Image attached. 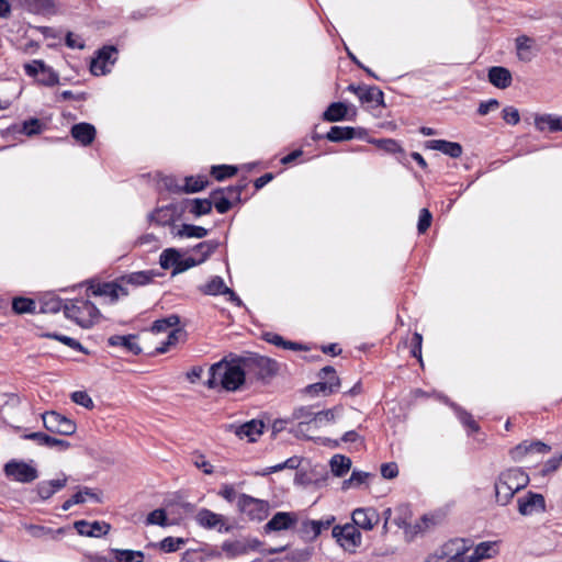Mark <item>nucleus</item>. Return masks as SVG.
<instances>
[{"label":"nucleus","mask_w":562,"mask_h":562,"mask_svg":"<svg viewBox=\"0 0 562 562\" xmlns=\"http://www.w3.org/2000/svg\"><path fill=\"white\" fill-rule=\"evenodd\" d=\"M245 384L247 381L238 357L224 358L212 364L205 382L209 389L222 387L227 392H235Z\"/></svg>","instance_id":"nucleus-1"},{"label":"nucleus","mask_w":562,"mask_h":562,"mask_svg":"<svg viewBox=\"0 0 562 562\" xmlns=\"http://www.w3.org/2000/svg\"><path fill=\"white\" fill-rule=\"evenodd\" d=\"M238 358L249 385L258 381L266 382L278 373V362L268 357L249 355Z\"/></svg>","instance_id":"nucleus-2"},{"label":"nucleus","mask_w":562,"mask_h":562,"mask_svg":"<svg viewBox=\"0 0 562 562\" xmlns=\"http://www.w3.org/2000/svg\"><path fill=\"white\" fill-rule=\"evenodd\" d=\"M64 314L82 328L92 327L100 318V311L90 301L77 299L67 301L64 306Z\"/></svg>","instance_id":"nucleus-3"},{"label":"nucleus","mask_w":562,"mask_h":562,"mask_svg":"<svg viewBox=\"0 0 562 562\" xmlns=\"http://www.w3.org/2000/svg\"><path fill=\"white\" fill-rule=\"evenodd\" d=\"M293 419L299 420L297 425L295 426V429L292 430L295 434V436H302L307 439H314L316 442H319L324 446H328L331 448H337L339 446L338 440H333L323 437L314 438L312 432L316 430V412H314L312 407L302 406L294 409Z\"/></svg>","instance_id":"nucleus-4"},{"label":"nucleus","mask_w":562,"mask_h":562,"mask_svg":"<svg viewBox=\"0 0 562 562\" xmlns=\"http://www.w3.org/2000/svg\"><path fill=\"white\" fill-rule=\"evenodd\" d=\"M319 382L306 386L305 391L311 395H330L336 393L340 386V379L338 378L334 367L326 366L318 372Z\"/></svg>","instance_id":"nucleus-5"},{"label":"nucleus","mask_w":562,"mask_h":562,"mask_svg":"<svg viewBox=\"0 0 562 562\" xmlns=\"http://www.w3.org/2000/svg\"><path fill=\"white\" fill-rule=\"evenodd\" d=\"M42 420L45 429L53 434L71 436L77 430V425L72 419L55 411L43 413Z\"/></svg>","instance_id":"nucleus-6"},{"label":"nucleus","mask_w":562,"mask_h":562,"mask_svg":"<svg viewBox=\"0 0 562 562\" xmlns=\"http://www.w3.org/2000/svg\"><path fill=\"white\" fill-rule=\"evenodd\" d=\"M238 510L251 520H263L269 514V503L255 498L247 494H240L237 498Z\"/></svg>","instance_id":"nucleus-7"},{"label":"nucleus","mask_w":562,"mask_h":562,"mask_svg":"<svg viewBox=\"0 0 562 562\" xmlns=\"http://www.w3.org/2000/svg\"><path fill=\"white\" fill-rule=\"evenodd\" d=\"M3 472L7 477L20 483H32L38 477L36 468L15 459L4 464Z\"/></svg>","instance_id":"nucleus-8"},{"label":"nucleus","mask_w":562,"mask_h":562,"mask_svg":"<svg viewBox=\"0 0 562 562\" xmlns=\"http://www.w3.org/2000/svg\"><path fill=\"white\" fill-rule=\"evenodd\" d=\"M331 536L345 550L350 552H353L361 544V532L351 524L335 526Z\"/></svg>","instance_id":"nucleus-9"},{"label":"nucleus","mask_w":562,"mask_h":562,"mask_svg":"<svg viewBox=\"0 0 562 562\" xmlns=\"http://www.w3.org/2000/svg\"><path fill=\"white\" fill-rule=\"evenodd\" d=\"M335 520V516H328L319 520L305 519L297 528V533L304 541L312 542L322 533L323 530H327Z\"/></svg>","instance_id":"nucleus-10"},{"label":"nucleus","mask_w":562,"mask_h":562,"mask_svg":"<svg viewBox=\"0 0 562 562\" xmlns=\"http://www.w3.org/2000/svg\"><path fill=\"white\" fill-rule=\"evenodd\" d=\"M196 522L205 529H216L218 532H229L233 526L226 524L223 515L216 514L210 509L202 508L195 516Z\"/></svg>","instance_id":"nucleus-11"},{"label":"nucleus","mask_w":562,"mask_h":562,"mask_svg":"<svg viewBox=\"0 0 562 562\" xmlns=\"http://www.w3.org/2000/svg\"><path fill=\"white\" fill-rule=\"evenodd\" d=\"M119 50L114 45H104L95 52L91 58L89 70H105L109 66H114L117 60Z\"/></svg>","instance_id":"nucleus-12"},{"label":"nucleus","mask_w":562,"mask_h":562,"mask_svg":"<svg viewBox=\"0 0 562 562\" xmlns=\"http://www.w3.org/2000/svg\"><path fill=\"white\" fill-rule=\"evenodd\" d=\"M518 512L522 516L546 512V499L542 494L528 492L525 497H519Z\"/></svg>","instance_id":"nucleus-13"},{"label":"nucleus","mask_w":562,"mask_h":562,"mask_svg":"<svg viewBox=\"0 0 562 562\" xmlns=\"http://www.w3.org/2000/svg\"><path fill=\"white\" fill-rule=\"evenodd\" d=\"M472 547V541L469 539L457 538L443 544L441 551L442 557L449 558L448 560H456L457 562H467L464 553Z\"/></svg>","instance_id":"nucleus-14"},{"label":"nucleus","mask_w":562,"mask_h":562,"mask_svg":"<svg viewBox=\"0 0 562 562\" xmlns=\"http://www.w3.org/2000/svg\"><path fill=\"white\" fill-rule=\"evenodd\" d=\"M551 450L550 446L547 443L540 441V440H532L528 441L525 440L520 442L519 445L515 446L509 450L510 458L515 461H521L524 457H526L528 453L537 452L540 454H546Z\"/></svg>","instance_id":"nucleus-15"},{"label":"nucleus","mask_w":562,"mask_h":562,"mask_svg":"<svg viewBox=\"0 0 562 562\" xmlns=\"http://www.w3.org/2000/svg\"><path fill=\"white\" fill-rule=\"evenodd\" d=\"M297 514L293 512H279L272 516V518L266 524L265 530L270 531H282L289 530L295 527L297 524Z\"/></svg>","instance_id":"nucleus-16"},{"label":"nucleus","mask_w":562,"mask_h":562,"mask_svg":"<svg viewBox=\"0 0 562 562\" xmlns=\"http://www.w3.org/2000/svg\"><path fill=\"white\" fill-rule=\"evenodd\" d=\"M265 424L258 419H251L241 425H229V429L240 439L247 438L255 442L257 437L263 432Z\"/></svg>","instance_id":"nucleus-17"},{"label":"nucleus","mask_w":562,"mask_h":562,"mask_svg":"<svg viewBox=\"0 0 562 562\" xmlns=\"http://www.w3.org/2000/svg\"><path fill=\"white\" fill-rule=\"evenodd\" d=\"M352 521L356 527L364 530H371L380 520L379 513L372 508H357L352 512Z\"/></svg>","instance_id":"nucleus-18"},{"label":"nucleus","mask_w":562,"mask_h":562,"mask_svg":"<svg viewBox=\"0 0 562 562\" xmlns=\"http://www.w3.org/2000/svg\"><path fill=\"white\" fill-rule=\"evenodd\" d=\"M515 493L524 490L529 484V475L520 468H510L499 473Z\"/></svg>","instance_id":"nucleus-19"},{"label":"nucleus","mask_w":562,"mask_h":562,"mask_svg":"<svg viewBox=\"0 0 562 562\" xmlns=\"http://www.w3.org/2000/svg\"><path fill=\"white\" fill-rule=\"evenodd\" d=\"M74 527L80 536L95 538L106 535L111 529L110 524L105 521L78 520L74 524Z\"/></svg>","instance_id":"nucleus-20"},{"label":"nucleus","mask_w":562,"mask_h":562,"mask_svg":"<svg viewBox=\"0 0 562 562\" xmlns=\"http://www.w3.org/2000/svg\"><path fill=\"white\" fill-rule=\"evenodd\" d=\"M363 134L364 131L361 128H355L351 126H331L325 135V138L333 143H339L353 138H360Z\"/></svg>","instance_id":"nucleus-21"},{"label":"nucleus","mask_w":562,"mask_h":562,"mask_svg":"<svg viewBox=\"0 0 562 562\" xmlns=\"http://www.w3.org/2000/svg\"><path fill=\"white\" fill-rule=\"evenodd\" d=\"M426 148L441 151L451 158H459L463 153L461 144L445 139L428 140L426 142Z\"/></svg>","instance_id":"nucleus-22"},{"label":"nucleus","mask_w":562,"mask_h":562,"mask_svg":"<svg viewBox=\"0 0 562 562\" xmlns=\"http://www.w3.org/2000/svg\"><path fill=\"white\" fill-rule=\"evenodd\" d=\"M71 136L82 146L90 145L95 138V127L90 123H78L71 126Z\"/></svg>","instance_id":"nucleus-23"},{"label":"nucleus","mask_w":562,"mask_h":562,"mask_svg":"<svg viewBox=\"0 0 562 562\" xmlns=\"http://www.w3.org/2000/svg\"><path fill=\"white\" fill-rule=\"evenodd\" d=\"M259 543L258 540L252 543L243 540L225 541L222 544V550L228 558H236L246 554L249 550H255Z\"/></svg>","instance_id":"nucleus-24"},{"label":"nucleus","mask_w":562,"mask_h":562,"mask_svg":"<svg viewBox=\"0 0 562 562\" xmlns=\"http://www.w3.org/2000/svg\"><path fill=\"white\" fill-rule=\"evenodd\" d=\"M67 484V476L57 480L42 481L36 485V493L42 501L50 498Z\"/></svg>","instance_id":"nucleus-25"},{"label":"nucleus","mask_w":562,"mask_h":562,"mask_svg":"<svg viewBox=\"0 0 562 562\" xmlns=\"http://www.w3.org/2000/svg\"><path fill=\"white\" fill-rule=\"evenodd\" d=\"M516 50L519 59L531 60L537 53L536 41L527 35H520L516 38Z\"/></svg>","instance_id":"nucleus-26"},{"label":"nucleus","mask_w":562,"mask_h":562,"mask_svg":"<svg viewBox=\"0 0 562 562\" xmlns=\"http://www.w3.org/2000/svg\"><path fill=\"white\" fill-rule=\"evenodd\" d=\"M158 276L160 273L154 270L136 271L122 276L121 281L132 286H143L153 282L154 278Z\"/></svg>","instance_id":"nucleus-27"},{"label":"nucleus","mask_w":562,"mask_h":562,"mask_svg":"<svg viewBox=\"0 0 562 562\" xmlns=\"http://www.w3.org/2000/svg\"><path fill=\"white\" fill-rule=\"evenodd\" d=\"M135 339L136 335H113L109 337L108 344L112 347H123L126 351L137 356L142 352V348L135 342Z\"/></svg>","instance_id":"nucleus-28"},{"label":"nucleus","mask_w":562,"mask_h":562,"mask_svg":"<svg viewBox=\"0 0 562 562\" xmlns=\"http://www.w3.org/2000/svg\"><path fill=\"white\" fill-rule=\"evenodd\" d=\"M494 490L496 503L502 506H506L507 504H509L514 495L516 494L514 490H512V487H509V485L502 480L501 474H498L495 481Z\"/></svg>","instance_id":"nucleus-29"},{"label":"nucleus","mask_w":562,"mask_h":562,"mask_svg":"<svg viewBox=\"0 0 562 562\" xmlns=\"http://www.w3.org/2000/svg\"><path fill=\"white\" fill-rule=\"evenodd\" d=\"M207 234H209V229H206L202 226L193 225V224H182L177 227V231H172V235L175 237H179V238L201 239V238H204L205 236H207Z\"/></svg>","instance_id":"nucleus-30"},{"label":"nucleus","mask_w":562,"mask_h":562,"mask_svg":"<svg viewBox=\"0 0 562 562\" xmlns=\"http://www.w3.org/2000/svg\"><path fill=\"white\" fill-rule=\"evenodd\" d=\"M536 128L544 131L548 128L550 132H562V116L552 114L538 115L535 119Z\"/></svg>","instance_id":"nucleus-31"},{"label":"nucleus","mask_w":562,"mask_h":562,"mask_svg":"<svg viewBox=\"0 0 562 562\" xmlns=\"http://www.w3.org/2000/svg\"><path fill=\"white\" fill-rule=\"evenodd\" d=\"M24 528L33 538H38V539H57V537L59 535L65 533L64 528H58L57 530H53L52 528L41 526V525L25 524Z\"/></svg>","instance_id":"nucleus-32"},{"label":"nucleus","mask_w":562,"mask_h":562,"mask_svg":"<svg viewBox=\"0 0 562 562\" xmlns=\"http://www.w3.org/2000/svg\"><path fill=\"white\" fill-rule=\"evenodd\" d=\"M496 553V542L484 541L475 547L473 553L468 557L467 562H479L483 559H490Z\"/></svg>","instance_id":"nucleus-33"},{"label":"nucleus","mask_w":562,"mask_h":562,"mask_svg":"<svg viewBox=\"0 0 562 562\" xmlns=\"http://www.w3.org/2000/svg\"><path fill=\"white\" fill-rule=\"evenodd\" d=\"M206 295H234V291L225 285L221 277H213L206 284L200 288Z\"/></svg>","instance_id":"nucleus-34"},{"label":"nucleus","mask_w":562,"mask_h":562,"mask_svg":"<svg viewBox=\"0 0 562 562\" xmlns=\"http://www.w3.org/2000/svg\"><path fill=\"white\" fill-rule=\"evenodd\" d=\"M187 210L195 217L210 214L213 202L211 199H192L187 201Z\"/></svg>","instance_id":"nucleus-35"},{"label":"nucleus","mask_w":562,"mask_h":562,"mask_svg":"<svg viewBox=\"0 0 562 562\" xmlns=\"http://www.w3.org/2000/svg\"><path fill=\"white\" fill-rule=\"evenodd\" d=\"M348 113V108L342 102H333L326 111L323 113L322 117L327 122H338L342 121Z\"/></svg>","instance_id":"nucleus-36"},{"label":"nucleus","mask_w":562,"mask_h":562,"mask_svg":"<svg viewBox=\"0 0 562 562\" xmlns=\"http://www.w3.org/2000/svg\"><path fill=\"white\" fill-rule=\"evenodd\" d=\"M220 243L215 239L204 240L196 244L192 250L199 255L196 260H202V263L205 262L218 248Z\"/></svg>","instance_id":"nucleus-37"},{"label":"nucleus","mask_w":562,"mask_h":562,"mask_svg":"<svg viewBox=\"0 0 562 562\" xmlns=\"http://www.w3.org/2000/svg\"><path fill=\"white\" fill-rule=\"evenodd\" d=\"M210 199L220 214L227 213L233 206L232 201L224 194V189L217 188L213 190L210 194Z\"/></svg>","instance_id":"nucleus-38"},{"label":"nucleus","mask_w":562,"mask_h":562,"mask_svg":"<svg viewBox=\"0 0 562 562\" xmlns=\"http://www.w3.org/2000/svg\"><path fill=\"white\" fill-rule=\"evenodd\" d=\"M351 468L350 458L342 454H335L330 460V469L335 476H344Z\"/></svg>","instance_id":"nucleus-39"},{"label":"nucleus","mask_w":562,"mask_h":562,"mask_svg":"<svg viewBox=\"0 0 562 562\" xmlns=\"http://www.w3.org/2000/svg\"><path fill=\"white\" fill-rule=\"evenodd\" d=\"M209 184V180L204 176H190L186 177L184 186L180 189V191L184 193H195L202 191Z\"/></svg>","instance_id":"nucleus-40"},{"label":"nucleus","mask_w":562,"mask_h":562,"mask_svg":"<svg viewBox=\"0 0 562 562\" xmlns=\"http://www.w3.org/2000/svg\"><path fill=\"white\" fill-rule=\"evenodd\" d=\"M182 257L180 250L176 248L165 249L159 257V265L162 269L175 268L178 265L179 258Z\"/></svg>","instance_id":"nucleus-41"},{"label":"nucleus","mask_w":562,"mask_h":562,"mask_svg":"<svg viewBox=\"0 0 562 562\" xmlns=\"http://www.w3.org/2000/svg\"><path fill=\"white\" fill-rule=\"evenodd\" d=\"M117 562H144V552L125 549H113Z\"/></svg>","instance_id":"nucleus-42"},{"label":"nucleus","mask_w":562,"mask_h":562,"mask_svg":"<svg viewBox=\"0 0 562 562\" xmlns=\"http://www.w3.org/2000/svg\"><path fill=\"white\" fill-rule=\"evenodd\" d=\"M358 91L359 98L362 102H374L378 105L383 103V92L379 88L370 87L363 89L359 87Z\"/></svg>","instance_id":"nucleus-43"},{"label":"nucleus","mask_w":562,"mask_h":562,"mask_svg":"<svg viewBox=\"0 0 562 562\" xmlns=\"http://www.w3.org/2000/svg\"><path fill=\"white\" fill-rule=\"evenodd\" d=\"M300 464H301V459L300 458L291 457V458L286 459L284 462L279 463V464L273 465V467L266 468L265 470H262L260 472H257L256 474L257 475H261V476H266V475H269L271 473H276V472L282 471L284 469H291V470L297 469L300 467Z\"/></svg>","instance_id":"nucleus-44"},{"label":"nucleus","mask_w":562,"mask_h":562,"mask_svg":"<svg viewBox=\"0 0 562 562\" xmlns=\"http://www.w3.org/2000/svg\"><path fill=\"white\" fill-rule=\"evenodd\" d=\"M263 339L272 344L277 347H282L283 349H291V350H301L302 346L294 341L284 340L282 336L274 334V333H266L263 335Z\"/></svg>","instance_id":"nucleus-45"},{"label":"nucleus","mask_w":562,"mask_h":562,"mask_svg":"<svg viewBox=\"0 0 562 562\" xmlns=\"http://www.w3.org/2000/svg\"><path fill=\"white\" fill-rule=\"evenodd\" d=\"M186 543L183 538L166 537L159 543H150V547H158L161 551L170 553L176 552Z\"/></svg>","instance_id":"nucleus-46"},{"label":"nucleus","mask_w":562,"mask_h":562,"mask_svg":"<svg viewBox=\"0 0 562 562\" xmlns=\"http://www.w3.org/2000/svg\"><path fill=\"white\" fill-rule=\"evenodd\" d=\"M371 143L374 144L378 148L389 154L404 153V149L400 145V143L392 138L372 139Z\"/></svg>","instance_id":"nucleus-47"},{"label":"nucleus","mask_w":562,"mask_h":562,"mask_svg":"<svg viewBox=\"0 0 562 562\" xmlns=\"http://www.w3.org/2000/svg\"><path fill=\"white\" fill-rule=\"evenodd\" d=\"M488 81L498 89H506L512 85V72H487Z\"/></svg>","instance_id":"nucleus-48"},{"label":"nucleus","mask_w":562,"mask_h":562,"mask_svg":"<svg viewBox=\"0 0 562 562\" xmlns=\"http://www.w3.org/2000/svg\"><path fill=\"white\" fill-rule=\"evenodd\" d=\"M180 317L176 314L169 315L168 317L157 319L153 323L151 330L154 333H162L169 328L178 326Z\"/></svg>","instance_id":"nucleus-49"},{"label":"nucleus","mask_w":562,"mask_h":562,"mask_svg":"<svg viewBox=\"0 0 562 562\" xmlns=\"http://www.w3.org/2000/svg\"><path fill=\"white\" fill-rule=\"evenodd\" d=\"M24 2L35 13H50L55 8V0H24Z\"/></svg>","instance_id":"nucleus-50"},{"label":"nucleus","mask_w":562,"mask_h":562,"mask_svg":"<svg viewBox=\"0 0 562 562\" xmlns=\"http://www.w3.org/2000/svg\"><path fill=\"white\" fill-rule=\"evenodd\" d=\"M44 337L55 339L75 350L81 351L83 353H88V350L78 340H76L69 336L57 334V333H47L44 335Z\"/></svg>","instance_id":"nucleus-51"},{"label":"nucleus","mask_w":562,"mask_h":562,"mask_svg":"<svg viewBox=\"0 0 562 562\" xmlns=\"http://www.w3.org/2000/svg\"><path fill=\"white\" fill-rule=\"evenodd\" d=\"M36 304L32 299L27 297H15L12 302V310L16 314H24V313H33L35 311Z\"/></svg>","instance_id":"nucleus-52"},{"label":"nucleus","mask_w":562,"mask_h":562,"mask_svg":"<svg viewBox=\"0 0 562 562\" xmlns=\"http://www.w3.org/2000/svg\"><path fill=\"white\" fill-rule=\"evenodd\" d=\"M119 285L114 282H105L99 284L97 289L92 291L94 295H105L110 296L112 301H116L120 297V293H117Z\"/></svg>","instance_id":"nucleus-53"},{"label":"nucleus","mask_w":562,"mask_h":562,"mask_svg":"<svg viewBox=\"0 0 562 562\" xmlns=\"http://www.w3.org/2000/svg\"><path fill=\"white\" fill-rule=\"evenodd\" d=\"M40 85L53 87L59 82L57 72H27Z\"/></svg>","instance_id":"nucleus-54"},{"label":"nucleus","mask_w":562,"mask_h":562,"mask_svg":"<svg viewBox=\"0 0 562 562\" xmlns=\"http://www.w3.org/2000/svg\"><path fill=\"white\" fill-rule=\"evenodd\" d=\"M314 553L313 548L295 549L289 552L284 560L289 562H307Z\"/></svg>","instance_id":"nucleus-55"},{"label":"nucleus","mask_w":562,"mask_h":562,"mask_svg":"<svg viewBox=\"0 0 562 562\" xmlns=\"http://www.w3.org/2000/svg\"><path fill=\"white\" fill-rule=\"evenodd\" d=\"M44 127L45 125L38 119L32 117L23 122L21 132L27 136H34L41 134Z\"/></svg>","instance_id":"nucleus-56"},{"label":"nucleus","mask_w":562,"mask_h":562,"mask_svg":"<svg viewBox=\"0 0 562 562\" xmlns=\"http://www.w3.org/2000/svg\"><path fill=\"white\" fill-rule=\"evenodd\" d=\"M237 173V168L228 165L213 166L211 175L217 180L222 181L226 178H231Z\"/></svg>","instance_id":"nucleus-57"},{"label":"nucleus","mask_w":562,"mask_h":562,"mask_svg":"<svg viewBox=\"0 0 562 562\" xmlns=\"http://www.w3.org/2000/svg\"><path fill=\"white\" fill-rule=\"evenodd\" d=\"M201 263H202V260H196V258H194V257H187L184 259H182L180 257L178 265L172 269L171 274L177 276V274L182 273V272L189 270L190 268H193Z\"/></svg>","instance_id":"nucleus-58"},{"label":"nucleus","mask_w":562,"mask_h":562,"mask_svg":"<svg viewBox=\"0 0 562 562\" xmlns=\"http://www.w3.org/2000/svg\"><path fill=\"white\" fill-rule=\"evenodd\" d=\"M192 463L203 471L204 474H212L214 472L213 465L205 459V456L195 451L191 454Z\"/></svg>","instance_id":"nucleus-59"},{"label":"nucleus","mask_w":562,"mask_h":562,"mask_svg":"<svg viewBox=\"0 0 562 562\" xmlns=\"http://www.w3.org/2000/svg\"><path fill=\"white\" fill-rule=\"evenodd\" d=\"M147 525H158L161 527L168 526V518L167 514L164 509H155L151 513L148 514L146 518Z\"/></svg>","instance_id":"nucleus-60"},{"label":"nucleus","mask_w":562,"mask_h":562,"mask_svg":"<svg viewBox=\"0 0 562 562\" xmlns=\"http://www.w3.org/2000/svg\"><path fill=\"white\" fill-rule=\"evenodd\" d=\"M341 407L337 406L334 408L316 412L315 428L318 429L324 423H329L335 419L336 412L340 411Z\"/></svg>","instance_id":"nucleus-61"},{"label":"nucleus","mask_w":562,"mask_h":562,"mask_svg":"<svg viewBox=\"0 0 562 562\" xmlns=\"http://www.w3.org/2000/svg\"><path fill=\"white\" fill-rule=\"evenodd\" d=\"M71 400L77 405H81L88 409L94 407L93 401L86 391H76L71 394Z\"/></svg>","instance_id":"nucleus-62"},{"label":"nucleus","mask_w":562,"mask_h":562,"mask_svg":"<svg viewBox=\"0 0 562 562\" xmlns=\"http://www.w3.org/2000/svg\"><path fill=\"white\" fill-rule=\"evenodd\" d=\"M181 335H182V330L180 328H173L169 333L167 340L164 341L160 347L156 348V352L165 353L166 351H168L169 347L176 345L179 336H181Z\"/></svg>","instance_id":"nucleus-63"},{"label":"nucleus","mask_w":562,"mask_h":562,"mask_svg":"<svg viewBox=\"0 0 562 562\" xmlns=\"http://www.w3.org/2000/svg\"><path fill=\"white\" fill-rule=\"evenodd\" d=\"M502 116L510 125H517L520 122L519 111L514 106H505L502 111Z\"/></svg>","instance_id":"nucleus-64"}]
</instances>
